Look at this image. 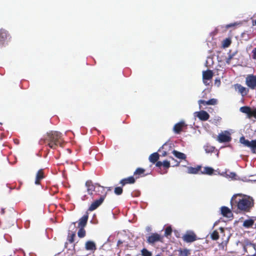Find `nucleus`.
<instances>
[{"label":"nucleus","instance_id":"1","mask_svg":"<svg viewBox=\"0 0 256 256\" xmlns=\"http://www.w3.org/2000/svg\"><path fill=\"white\" fill-rule=\"evenodd\" d=\"M242 194H234L230 200V204L232 206L234 204H236L238 210L243 212H249L254 206V198L248 196L244 195L242 198L238 197Z\"/></svg>","mask_w":256,"mask_h":256},{"label":"nucleus","instance_id":"2","mask_svg":"<svg viewBox=\"0 0 256 256\" xmlns=\"http://www.w3.org/2000/svg\"><path fill=\"white\" fill-rule=\"evenodd\" d=\"M62 134L57 131H51L47 132L44 136L43 140L44 142H48V146L51 148H55L56 146L58 144L62 146L61 143L58 141V139L60 138Z\"/></svg>","mask_w":256,"mask_h":256},{"label":"nucleus","instance_id":"3","mask_svg":"<svg viewBox=\"0 0 256 256\" xmlns=\"http://www.w3.org/2000/svg\"><path fill=\"white\" fill-rule=\"evenodd\" d=\"M240 142L244 146L250 148L253 154H256V140L250 141L246 140L244 136H242L240 138Z\"/></svg>","mask_w":256,"mask_h":256},{"label":"nucleus","instance_id":"4","mask_svg":"<svg viewBox=\"0 0 256 256\" xmlns=\"http://www.w3.org/2000/svg\"><path fill=\"white\" fill-rule=\"evenodd\" d=\"M11 36L8 32L5 29H0V47L8 44Z\"/></svg>","mask_w":256,"mask_h":256},{"label":"nucleus","instance_id":"5","mask_svg":"<svg viewBox=\"0 0 256 256\" xmlns=\"http://www.w3.org/2000/svg\"><path fill=\"white\" fill-rule=\"evenodd\" d=\"M106 193L104 195H102L98 200H94L88 208V210L93 211L96 209L99 206H100L104 202L106 198Z\"/></svg>","mask_w":256,"mask_h":256},{"label":"nucleus","instance_id":"6","mask_svg":"<svg viewBox=\"0 0 256 256\" xmlns=\"http://www.w3.org/2000/svg\"><path fill=\"white\" fill-rule=\"evenodd\" d=\"M232 140L230 134L227 130L220 134L218 136V140L220 142H228Z\"/></svg>","mask_w":256,"mask_h":256},{"label":"nucleus","instance_id":"7","mask_svg":"<svg viewBox=\"0 0 256 256\" xmlns=\"http://www.w3.org/2000/svg\"><path fill=\"white\" fill-rule=\"evenodd\" d=\"M246 85L251 89H254L256 87V76L253 74L248 75L246 78Z\"/></svg>","mask_w":256,"mask_h":256},{"label":"nucleus","instance_id":"8","mask_svg":"<svg viewBox=\"0 0 256 256\" xmlns=\"http://www.w3.org/2000/svg\"><path fill=\"white\" fill-rule=\"evenodd\" d=\"M85 185L87 188V192L88 194L91 196L92 194V192L94 191H96V186H98V188H100L104 189V187L100 186L98 184H96L95 185H94L91 180L86 181Z\"/></svg>","mask_w":256,"mask_h":256},{"label":"nucleus","instance_id":"9","mask_svg":"<svg viewBox=\"0 0 256 256\" xmlns=\"http://www.w3.org/2000/svg\"><path fill=\"white\" fill-rule=\"evenodd\" d=\"M162 237L158 233H153L149 236L147 239V242L150 244H154L162 240Z\"/></svg>","mask_w":256,"mask_h":256},{"label":"nucleus","instance_id":"10","mask_svg":"<svg viewBox=\"0 0 256 256\" xmlns=\"http://www.w3.org/2000/svg\"><path fill=\"white\" fill-rule=\"evenodd\" d=\"M186 124L184 120H182L176 124L173 128V131L176 134H180L183 130V128L186 127Z\"/></svg>","mask_w":256,"mask_h":256},{"label":"nucleus","instance_id":"11","mask_svg":"<svg viewBox=\"0 0 256 256\" xmlns=\"http://www.w3.org/2000/svg\"><path fill=\"white\" fill-rule=\"evenodd\" d=\"M194 114L195 116H197L198 119L202 121H206L208 120L210 118V114L208 113L204 110L196 112Z\"/></svg>","mask_w":256,"mask_h":256},{"label":"nucleus","instance_id":"12","mask_svg":"<svg viewBox=\"0 0 256 256\" xmlns=\"http://www.w3.org/2000/svg\"><path fill=\"white\" fill-rule=\"evenodd\" d=\"M236 90H238L242 96L246 95L248 92V89L242 86L240 84H236L234 85Z\"/></svg>","mask_w":256,"mask_h":256},{"label":"nucleus","instance_id":"13","mask_svg":"<svg viewBox=\"0 0 256 256\" xmlns=\"http://www.w3.org/2000/svg\"><path fill=\"white\" fill-rule=\"evenodd\" d=\"M183 239L186 242H192L196 240V236L194 232H191L184 234Z\"/></svg>","mask_w":256,"mask_h":256},{"label":"nucleus","instance_id":"14","mask_svg":"<svg viewBox=\"0 0 256 256\" xmlns=\"http://www.w3.org/2000/svg\"><path fill=\"white\" fill-rule=\"evenodd\" d=\"M221 214L224 217L228 218H231L233 216L230 210L227 206H222L220 208Z\"/></svg>","mask_w":256,"mask_h":256},{"label":"nucleus","instance_id":"15","mask_svg":"<svg viewBox=\"0 0 256 256\" xmlns=\"http://www.w3.org/2000/svg\"><path fill=\"white\" fill-rule=\"evenodd\" d=\"M214 75L213 72L212 70H207L202 72V80H210Z\"/></svg>","mask_w":256,"mask_h":256},{"label":"nucleus","instance_id":"16","mask_svg":"<svg viewBox=\"0 0 256 256\" xmlns=\"http://www.w3.org/2000/svg\"><path fill=\"white\" fill-rule=\"evenodd\" d=\"M136 182V178L134 176H130L128 178H123L120 182V183L122 184V186H124L127 184H132Z\"/></svg>","mask_w":256,"mask_h":256},{"label":"nucleus","instance_id":"17","mask_svg":"<svg viewBox=\"0 0 256 256\" xmlns=\"http://www.w3.org/2000/svg\"><path fill=\"white\" fill-rule=\"evenodd\" d=\"M88 216V214H84L80 220L78 224V228H84L87 224Z\"/></svg>","mask_w":256,"mask_h":256},{"label":"nucleus","instance_id":"18","mask_svg":"<svg viewBox=\"0 0 256 256\" xmlns=\"http://www.w3.org/2000/svg\"><path fill=\"white\" fill-rule=\"evenodd\" d=\"M85 248L87 250H95L96 249V244L92 240H88L86 242Z\"/></svg>","mask_w":256,"mask_h":256},{"label":"nucleus","instance_id":"19","mask_svg":"<svg viewBox=\"0 0 256 256\" xmlns=\"http://www.w3.org/2000/svg\"><path fill=\"white\" fill-rule=\"evenodd\" d=\"M240 112L246 114L247 117L249 118H251V110L252 108L248 106H243L240 108Z\"/></svg>","mask_w":256,"mask_h":256},{"label":"nucleus","instance_id":"20","mask_svg":"<svg viewBox=\"0 0 256 256\" xmlns=\"http://www.w3.org/2000/svg\"><path fill=\"white\" fill-rule=\"evenodd\" d=\"M202 166L200 165L198 166L196 168L192 166L188 167V173L191 174H196L200 170Z\"/></svg>","mask_w":256,"mask_h":256},{"label":"nucleus","instance_id":"21","mask_svg":"<svg viewBox=\"0 0 256 256\" xmlns=\"http://www.w3.org/2000/svg\"><path fill=\"white\" fill-rule=\"evenodd\" d=\"M214 170L210 166H205L203 171H202L200 173L202 174H207L212 176L214 174Z\"/></svg>","mask_w":256,"mask_h":256},{"label":"nucleus","instance_id":"22","mask_svg":"<svg viewBox=\"0 0 256 256\" xmlns=\"http://www.w3.org/2000/svg\"><path fill=\"white\" fill-rule=\"evenodd\" d=\"M172 153L175 157L180 160H185L186 158V155L184 153L178 152L176 150H174Z\"/></svg>","mask_w":256,"mask_h":256},{"label":"nucleus","instance_id":"23","mask_svg":"<svg viewBox=\"0 0 256 256\" xmlns=\"http://www.w3.org/2000/svg\"><path fill=\"white\" fill-rule=\"evenodd\" d=\"M160 155L158 152H155L152 154L148 158L150 162L152 164H155L156 162L159 159Z\"/></svg>","mask_w":256,"mask_h":256},{"label":"nucleus","instance_id":"24","mask_svg":"<svg viewBox=\"0 0 256 256\" xmlns=\"http://www.w3.org/2000/svg\"><path fill=\"white\" fill-rule=\"evenodd\" d=\"M254 220L252 218L246 220L244 222L243 226L246 228H250L254 225Z\"/></svg>","mask_w":256,"mask_h":256},{"label":"nucleus","instance_id":"25","mask_svg":"<svg viewBox=\"0 0 256 256\" xmlns=\"http://www.w3.org/2000/svg\"><path fill=\"white\" fill-rule=\"evenodd\" d=\"M145 172V170L143 168H138L136 169L135 172L134 173V174L136 176V178H138L139 176H138V175H141L144 174Z\"/></svg>","mask_w":256,"mask_h":256},{"label":"nucleus","instance_id":"26","mask_svg":"<svg viewBox=\"0 0 256 256\" xmlns=\"http://www.w3.org/2000/svg\"><path fill=\"white\" fill-rule=\"evenodd\" d=\"M222 176H224L226 178H230L232 180H236V174L234 172H230L229 174H227L226 172H224L220 174Z\"/></svg>","mask_w":256,"mask_h":256},{"label":"nucleus","instance_id":"27","mask_svg":"<svg viewBox=\"0 0 256 256\" xmlns=\"http://www.w3.org/2000/svg\"><path fill=\"white\" fill-rule=\"evenodd\" d=\"M142 256H152V252L148 250L146 248H144L141 250Z\"/></svg>","mask_w":256,"mask_h":256},{"label":"nucleus","instance_id":"28","mask_svg":"<svg viewBox=\"0 0 256 256\" xmlns=\"http://www.w3.org/2000/svg\"><path fill=\"white\" fill-rule=\"evenodd\" d=\"M236 52H233L232 54H230V51L228 53V56L226 59V62L228 64H230V60L234 57V56L236 55Z\"/></svg>","mask_w":256,"mask_h":256},{"label":"nucleus","instance_id":"29","mask_svg":"<svg viewBox=\"0 0 256 256\" xmlns=\"http://www.w3.org/2000/svg\"><path fill=\"white\" fill-rule=\"evenodd\" d=\"M242 24V22H233V23H230V24H226L224 26H222V28L224 27L228 29L229 28L237 26H238V25H239V24Z\"/></svg>","mask_w":256,"mask_h":256},{"label":"nucleus","instance_id":"30","mask_svg":"<svg viewBox=\"0 0 256 256\" xmlns=\"http://www.w3.org/2000/svg\"><path fill=\"white\" fill-rule=\"evenodd\" d=\"M80 229L78 232V236L80 238H82L86 236V231L84 228H79Z\"/></svg>","mask_w":256,"mask_h":256},{"label":"nucleus","instance_id":"31","mask_svg":"<svg viewBox=\"0 0 256 256\" xmlns=\"http://www.w3.org/2000/svg\"><path fill=\"white\" fill-rule=\"evenodd\" d=\"M204 148L206 152L208 154L212 152L215 149V148L214 146H204Z\"/></svg>","mask_w":256,"mask_h":256},{"label":"nucleus","instance_id":"32","mask_svg":"<svg viewBox=\"0 0 256 256\" xmlns=\"http://www.w3.org/2000/svg\"><path fill=\"white\" fill-rule=\"evenodd\" d=\"M179 252L180 256H188L190 253V250L186 248H185L183 250H179Z\"/></svg>","mask_w":256,"mask_h":256},{"label":"nucleus","instance_id":"33","mask_svg":"<svg viewBox=\"0 0 256 256\" xmlns=\"http://www.w3.org/2000/svg\"><path fill=\"white\" fill-rule=\"evenodd\" d=\"M123 190L121 186H117L115 188L114 192L116 194L120 196L122 194Z\"/></svg>","mask_w":256,"mask_h":256},{"label":"nucleus","instance_id":"34","mask_svg":"<svg viewBox=\"0 0 256 256\" xmlns=\"http://www.w3.org/2000/svg\"><path fill=\"white\" fill-rule=\"evenodd\" d=\"M211 238L213 240H217L219 238V234L217 230H214L211 234Z\"/></svg>","mask_w":256,"mask_h":256},{"label":"nucleus","instance_id":"35","mask_svg":"<svg viewBox=\"0 0 256 256\" xmlns=\"http://www.w3.org/2000/svg\"><path fill=\"white\" fill-rule=\"evenodd\" d=\"M231 40L230 38H226L223 41L222 46L223 48H228L230 44Z\"/></svg>","mask_w":256,"mask_h":256},{"label":"nucleus","instance_id":"36","mask_svg":"<svg viewBox=\"0 0 256 256\" xmlns=\"http://www.w3.org/2000/svg\"><path fill=\"white\" fill-rule=\"evenodd\" d=\"M172 232V228L170 226L166 228L164 230V235L167 236L171 235Z\"/></svg>","mask_w":256,"mask_h":256},{"label":"nucleus","instance_id":"37","mask_svg":"<svg viewBox=\"0 0 256 256\" xmlns=\"http://www.w3.org/2000/svg\"><path fill=\"white\" fill-rule=\"evenodd\" d=\"M245 246H251L252 248L256 251V245L255 244L249 240H246L245 241Z\"/></svg>","mask_w":256,"mask_h":256},{"label":"nucleus","instance_id":"38","mask_svg":"<svg viewBox=\"0 0 256 256\" xmlns=\"http://www.w3.org/2000/svg\"><path fill=\"white\" fill-rule=\"evenodd\" d=\"M218 100L216 99L212 98L207 100V105H215L216 104Z\"/></svg>","mask_w":256,"mask_h":256},{"label":"nucleus","instance_id":"39","mask_svg":"<svg viewBox=\"0 0 256 256\" xmlns=\"http://www.w3.org/2000/svg\"><path fill=\"white\" fill-rule=\"evenodd\" d=\"M44 174L42 172V170H40L36 174V178L37 180H42L44 178Z\"/></svg>","mask_w":256,"mask_h":256},{"label":"nucleus","instance_id":"40","mask_svg":"<svg viewBox=\"0 0 256 256\" xmlns=\"http://www.w3.org/2000/svg\"><path fill=\"white\" fill-rule=\"evenodd\" d=\"M221 120V118L219 116H215L212 119L210 120L212 124H216L218 122Z\"/></svg>","mask_w":256,"mask_h":256},{"label":"nucleus","instance_id":"41","mask_svg":"<svg viewBox=\"0 0 256 256\" xmlns=\"http://www.w3.org/2000/svg\"><path fill=\"white\" fill-rule=\"evenodd\" d=\"M249 178H246L245 180H249L250 182H256V174L254 175H250L248 176Z\"/></svg>","mask_w":256,"mask_h":256},{"label":"nucleus","instance_id":"42","mask_svg":"<svg viewBox=\"0 0 256 256\" xmlns=\"http://www.w3.org/2000/svg\"><path fill=\"white\" fill-rule=\"evenodd\" d=\"M162 166L166 168H168L170 166V162L167 160H164L162 162Z\"/></svg>","mask_w":256,"mask_h":256},{"label":"nucleus","instance_id":"43","mask_svg":"<svg viewBox=\"0 0 256 256\" xmlns=\"http://www.w3.org/2000/svg\"><path fill=\"white\" fill-rule=\"evenodd\" d=\"M76 236V230H74L70 234V238L68 239V241L70 243H72L74 242V238Z\"/></svg>","mask_w":256,"mask_h":256},{"label":"nucleus","instance_id":"44","mask_svg":"<svg viewBox=\"0 0 256 256\" xmlns=\"http://www.w3.org/2000/svg\"><path fill=\"white\" fill-rule=\"evenodd\" d=\"M250 115L251 118L254 116L256 119V108H252Z\"/></svg>","mask_w":256,"mask_h":256},{"label":"nucleus","instance_id":"45","mask_svg":"<svg viewBox=\"0 0 256 256\" xmlns=\"http://www.w3.org/2000/svg\"><path fill=\"white\" fill-rule=\"evenodd\" d=\"M198 103L200 105L201 104H203L204 105H207V100H200L198 101Z\"/></svg>","mask_w":256,"mask_h":256},{"label":"nucleus","instance_id":"46","mask_svg":"<svg viewBox=\"0 0 256 256\" xmlns=\"http://www.w3.org/2000/svg\"><path fill=\"white\" fill-rule=\"evenodd\" d=\"M155 163L156 166L158 168H160L162 166V162L160 161L157 160L156 162Z\"/></svg>","mask_w":256,"mask_h":256},{"label":"nucleus","instance_id":"47","mask_svg":"<svg viewBox=\"0 0 256 256\" xmlns=\"http://www.w3.org/2000/svg\"><path fill=\"white\" fill-rule=\"evenodd\" d=\"M76 222H72L70 226V228L72 230H74L76 229Z\"/></svg>","mask_w":256,"mask_h":256},{"label":"nucleus","instance_id":"48","mask_svg":"<svg viewBox=\"0 0 256 256\" xmlns=\"http://www.w3.org/2000/svg\"><path fill=\"white\" fill-rule=\"evenodd\" d=\"M252 58L256 60V48H254L252 50Z\"/></svg>","mask_w":256,"mask_h":256},{"label":"nucleus","instance_id":"49","mask_svg":"<svg viewBox=\"0 0 256 256\" xmlns=\"http://www.w3.org/2000/svg\"><path fill=\"white\" fill-rule=\"evenodd\" d=\"M215 84L218 87L220 84V80L219 78H216L215 80Z\"/></svg>","mask_w":256,"mask_h":256},{"label":"nucleus","instance_id":"50","mask_svg":"<svg viewBox=\"0 0 256 256\" xmlns=\"http://www.w3.org/2000/svg\"><path fill=\"white\" fill-rule=\"evenodd\" d=\"M30 221L29 220H26L24 223L26 228H28L30 226Z\"/></svg>","mask_w":256,"mask_h":256},{"label":"nucleus","instance_id":"51","mask_svg":"<svg viewBox=\"0 0 256 256\" xmlns=\"http://www.w3.org/2000/svg\"><path fill=\"white\" fill-rule=\"evenodd\" d=\"M220 220H221V218H220V219L218 220H216V222H215L214 223V225H213L212 228H213L214 226H217L218 224V223L220 222Z\"/></svg>","mask_w":256,"mask_h":256},{"label":"nucleus","instance_id":"52","mask_svg":"<svg viewBox=\"0 0 256 256\" xmlns=\"http://www.w3.org/2000/svg\"><path fill=\"white\" fill-rule=\"evenodd\" d=\"M206 92H209L210 90H208V89H205L202 92V97L204 98V96L206 94Z\"/></svg>","mask_w":256,"mask_h":256},{"label":"nucleus","instance_id":"53","mask_svg":"<svg viewBox=\"0 0 256 256\" xmlns=\"http://www.w3.org/2000/svg\"><path fill=\"white\" fill-rule=\"evenodd\" d=\"M13 224H9L8 225V226H4L3 227V229H6L8 228H10V227H11L12 226Z\"/></svg>","mask_w":256,"mask_h":256},{"label":"nucleus","instance_id":"54","mask_svg":"<svg viewBox=\"0 0 256 256\" xmlns=\"http://www.w3.org/2000/svg\"><path fill=\"white\" fill-rule=\"evenodd\" d=\"M123 243V242L122 240H118V242H117V246H120V244H122Z\"/></svg>","mask_w":256,"mask_h":256},{"label":"nucleus","instance_id":"55","mask_svg":"<svg viewBox=\"0 0 256 256\" xmlns=\"http://www.w3.org/2000/svg\"><path fill=\"white\" fill-rule=\"evenodd\" d=\"M166 143H164L160 148L158 150V152H160L161 149L164 148V146H166Z\"/></svg>","mask_w":256,"mask_h":256},{"label":"nucleus","instance_id":"56","mask_svg":"<svg viewBox=\"0 0 256 256\" xmlns=\"http://www.w3.org/2000/svg\"><path fill=\"white\" fill-rule=\"evenodd\" d=\"M146 230L148 232H150L152 230V228L150 226H146Z\"/></svg>","mask_w":256,"mask_h":256},{"label":"nucleus","instance_id":"57","mask_svg":"<svg viewBox=\"0 0 256 256\" xmlns=\"http://www.w3.org/2000/svg\"><path fill=\"white\" fill-rule=\"evenodd\" d=\"M87 198H88L87 196H86V195H84V196H83L82 197V200H86L87 199Z\"/></svg>","mask_w":256,"mask_h":256},{"label":"nucleus","instance_id":"58","mask_svg":"<svg viewBox=\"0 0 256 256\" xmlns=\"http://www.w3.org/2000/svg\"><path fill=\"white\" fill-rule=\"evenodd\" d=\"M209 80H206V81H203L204 84L206 86H208L210 84V82H208Z\"/></svg>","mask_w":256,"mask_h":256},{"label":"nucleus","instance_id":"59","mask_svg":"<svg viewBox=\"0 0 256 256\" xmlns=\"http://www.w3.org/2000/svg\"><path fill=\"white\" fill-rule=\"evenodd\" d=\"M37 180L36 178V180H35V184H36V185H38L40 184V182H38V180Z\"/></svg>","mask_w":256,"mask_h":256},{"label":"nucleus","instance_id":"60","mask_svg":"<svg viewBox=\"0 0 256 256\" xmlns=\"http://www.w3.org/2000/svg\"><path fill=\"white\" fill-rule=\"evenodd\" d=\"M219 230H220V232H222V233L224 232V228H222V227H220V228H219Z\"/></svg>","mask_w":256,"mask_h":256},{"label":"nucleus","instance_id":"61","mask_svg":"<svg viewBox=\"0 0 256 256\" xmlns=\"http://www.w3.org/2000/svg\"><path fill=\"white\" fill-rule=\"evenodd\" d=\"M167 154V152L166 151H163V152H162V156H166Z\"/></svg>","mask_w":256,"mask_h":256},{"label":"nucleus","instance_id":"62","mask_svg":"<svg viewBox=\"0 0 256 256\" xmlns=\"http://www.w3.org/2000/svg\"><path fill=\"white\" fill-rule=\"evenodd\" d=\"M140 195V192H137L134 194V196H138Z\"/></svg>","mask_w":256,"mask_h":256},{"label":"nucleus","instance_id":"63","mask_svg":"<svg viewBox=\"0 0 256 256\" xmlns=\"http://www.w3.org/2000/svg\"><path fill=\"white\" fill-rule=\"evenodd\" d=\"M4 208H1V214H4Z\"/></svg>","mask_w":256,"mask_h":256},{"label":"nucleus","instance_id":"64","mask_svg":"<svg viewBox=\"0 0 256 256\" xmlns=\"http://www.w3.org/2000/svg\"><path fill=\"white\" fill-rule=\"evenodd\" d=\"M256 256V252L254 254H252V255H248V256Z\"/></svg>","mask_w":256,"mask_h":256}]
</instances>
